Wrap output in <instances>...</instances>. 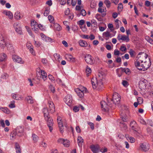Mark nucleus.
Instances as JSON below:
<instances>
[{
    "instance_id": "nucleus-29",
    "label": "nucleus",
    "mask_w": 153,
    "mask_h": 153,
    "mask_svg": "<svg viewBox=\"0 0 153 153\" xmlns=\"http://www.w3.org/2000/svg\"><path fill=\"white\" fill-rule=\"evenodd\" d=\"M0 110H1L3 112L7 114H9L10 112V110L7 107H0Z\"/></svg>"
},
{
    "instance_id": "nucleus-43",
    "label": "nucleus",
    "mask_w": 153,
    "mask_h": 153,
    "mask_svg": "<svg viewBox=\"0 0 153 153\" xmlns=\"http://www.w3.org/2000/svg\"><path fill=\"white\" fill-rule=\"evenodd\" d=\"M123 114V112L122 113H121V118L123 121V122H127V117L126 116H125L124 117L122 115Z\"/></svg>"
},
{
    "instance_id": "nucleus-25",
    "label": "nucleus",
    "mask_w": 153,
    "mask_h": 153,
    "mask_svg": "<svg viewBox=\"0 0 153 153\" xmlns=\"http://www.w3.org/2000/svg\"><path fill=\"white\" fill-rule=\"evenodd\" d=\"M16 131L17 132V136L18 137H20L23 135L24 130L23 128L21 127L18 128Z\"/></svg>"
},
{
    "instance_id": "nucleus-20",
    "label": "nucleus",
    "mask_w": 153,
    "mask_h": 153,
    "mask_svg": "<svg viewBox=\"0 0 153 153\" xmlns=\"http://www.w3.org/2000/svg\"><path fill=\"white\" fill-rule=\"evenodd\" d=\"M10 139L11 140H15L18 136L17 132L15 130L13 131L10 134Z\"/></svg>"
},
{
    "instance_id": "nucleus-26",
    "label": "nucleus",
    "mask_w": 153,
    "mask_h": 153,
    "mask_svg": "<svg viewBox=\"0 0 153 153\" xmlns=\"http://www.w3.org/2000/svg\"><path fill=\"white\" fill-rule=\"evenodd\" d=\"M39 72H40L41 77H42V79L44 81L45 80L47 77L46 73L44 71L42 70H40Z\"/></svg>"
},
{
    "instance_id": "nucleus-61",
    "label": "nucleus",
    "mask_w": 153,
    "mask_h": 153,
    "mask_svg": "<svg viewBox=\"0 0 153 153\" xmlns=\"http://www.w3.org/2000/svg\"><path fill=\"white\" fill-rule=\"evenodd\" d=\"M36 77L38 79L40 80L41 78V76L39 71L38 73H36Z\"/></svg>"
},
{
    "instance_id": "nucleus-9",
    "label": "nucleus",
    "mask_w": 153,
    "mask_h": 153,
    "mask_svg": "<svg viewBox=\"0 0 153 153\" xmlns=\"http://www.w3.org/2000/svg\"><path fill=\"white\" fill-rule=\"evenodd\" d=\"M45 119L47 121V125L49 128V131L50 132H51L53 129V120L50 117L47 118H45Z\"/></svg>"
},
{
    "instance_id": "nucleus-12",
    "label": "nucleus",
    "mask_w": 153,
    "mask_h": 153,
    "mask_svg": "<svg viewBox=\"0 0 153 153\" xmlns=\"http://www.w3.org/2000/svg\"><path fill=\"white\" fill-rule=\"evenodd\" d=\"M64 100L66 103L70 106L72 102V97L70 95H67L64 98Z\"/></svg>"
},
{
    "instance_id": "nucleus-3",
    "label": "nucleus",
    "mask_w": 153,
    "mask_h": 153,
    "mask_svg": "<svg viewBox=\"0 0 153 153\" xmlns=\"http://www.w3.org/2000/svg\"><path fill=\"white\" fill-rule=\"evenodd\" d=\"M130 127L131 129L133 131L134 133L140 134V128L135 121H133L131 122Z\"/></svg>"
},
{
    "instance_id": "nucleus-19",
    "label": "nucleus",
    "mask_w": 153,
    "mask_h": 153,
    "mask_svg": "<svg viewBox=\"0 0 153 153\" xmlns=\"http://www.w3.org/2000/svg\"><path fill=\"white\" fill-rule=\"evenodd\" d=\"M75 91L77 95L80 98H82L84 96V94L80 89L77 88L75 89Z\"/></svg>"
},
{
    "instance_id": "nucleus-18",
    "label": "nucleus",
    "mask_w": 153,
    "mask_h": 153,
    "mask_svg": "<svg viewBox=\"0 0 153 153\" xmlns=\"http://www.w3.org/2000/svg\"><path fill=\"white\" fill-rule=\"evenodd\" d=\"M48 103L49 105V109L51 113H54L55 110V107L53 102L52 101H49Z\"/></svg>"
},
{
    "instance_id": "nucleus-34",
    "label": "nucleus",
    "mask_w": 153,
    "mask_h": 153,
    "mask_svg": "<svg viewBox=\"0 0 153 153\" xmlns=\"http://www.w3.org/2000/svg\"><path fill=\"white\" fill-rule=\"evenodd\" d=\"M33 140L35 143H36L38 141L39 137L38 136L34 134H33L32 135Z\"/></svg>"
},
{
    "instance_id": "nucleus-46",
    "label": "nucleus",
    "mask_w": 153,
    "mask_h": 153,
    "mask_svg": "<svg viewBox=\"0 0 153 153\" xmlns=\"http://www.w3.org/2000/svg\"><path fill=\"white\" fill-rule=\"evenodd\" d=\"M71 1V4L73 6H74L76 4V1H67V4H69Z\"/></svg>"
},
{
    "instance_id": "nucleus-35",
    "label": "nucleus",
    "mask_w": 153,
    "mask_h": 153,
    "mask_svg": "<svg viewBox=\"0 0 153 153\" xmlns=\"http://www.w3.org/2000/svg\"><path fill=\"white\" fill-rule=\"evenodd\" d=\"M7 56L4 53L0 54V61L2 62L4 61L5 59Z\"/></svg>"
},
{
    "instance_id": "nucleus-38",
    "label": "nucleus",
    "mask_w": 153,
    "mask_h": 153,
    "mask_svg": "<svg viewBox=\"0 0 153 153\" xmlns=\"http://www.w3.org/2000/svg\"><path fill=\"white\" fill-rule=\"evenodd\" d=\"M95 17L99 21H102L103 20V19L101 17L100 14L97 13L96 14Z\"/></svg>"
},
{
    "instance_id": "nucleus-23",
    "label": "nucleus",
    "mask_w": 153,
    "mask_h": 153,
    "mask_svg": "<svg viewBox=\"0 0 153 153\" xmlns=\"http://www.w3.org/2000/svg\"><path fill=\"white\" fill-rule=\"evenodd\" d=\"M25 99L28 103L32 104L34 103V100L31 96H27V97H25Z\"/></svg>"
},
{
    "instance_id": "nucleus-53",
    "label": "nucleus",
    "mask_w": 153,
    "mask_h": 153,
    "mask_svg": "<svg viewBox=\"0 0 153 153\" xmlns=\"http://www.w3.org/2000/svg\"><path fill=\"white\" fill-rule=\"evenodd\" d=\"M83 8L82 5H76V9L77 10L80 11Z\"/></svg>"
},
{
    "instance_id": "nucleus-28",
    "label": "nucleus",
    "mask_w": 153,
    "mask_h": 153,
    "mask_svg": "<svg viewBox=\"0 0 153 153\" xmlns=\"http://www.w3.org/2000/svg\"><path fill=\"white\" fill-rule=\"evenodd\" d=\"M54 30L59 31L62 29V27L57 23H54L53 25Z\"/></svg>"
},
{
    "instance_id": "nucleus-32",
    "label": "nucleus",
    "mask_w": 153,
    "mask_h": 153,
    "mask_svg": "<svg viewBox=\"0 0 153 153\" xmlns=\"http://www.w3.org/2000/svg\"><path fill=\"white\" fill-rule=\"evenodd\" d=\"M7 49L10 51H12L13 50V47L11 44L8 42L6 45Z\"/></svg>"
},
{
    "instance_id": "nucleus-33",
    "label": "nucleus",
    "mask_w": 153,
    "mask_h": 153,
    "mask_svg": "<svg viewBox=\"0 0 153 153\" xmlns=\"http://www.w3.org/2000/svg\"><path fill=\"white\" fill-rule=\"evenodd\" d=\"M14 17L15 19L17 20L20 19L22 18L21 16L20 13L18 12L15 13Z\"/></svg>"
},
{
    "instance_id": "nucleus-1",
    "label": "nucleus",
    "mask_w": 153,
    "mask_h": 153,
    "mask_svg": "<svg viewBox=\"0 0 153 153\" xmlns=\"http://www.w3.org/2000/svg\"><path fill=\"white\" fill-rule=\"evenodd\" d=\"M151 64L150 59H149L147 61L145 60L142 63H140L139 62H135V66L140 70H147L150 66Z\"/></svg>"
},
{
    "instance_id": "nucleus-40",
    "label": "nucleus",
    "mask_w": 153,
    "mask_h": 153,
    "mask_svg": "<svg viewBox=\"0 0 153 153\" xmlns=\"http://www.w3.org/2000/svg\"><path fill=\"white\" fill-rule=\"evenodd\" d=\"M120 68L121 69L122 71V72H125L126 74H127L128 73L130 72V69L128 68Z\"/></svg>"
},
{
    "instance_id": "nucleus-45",
    "label": "nucleus",
    "mask_w": 153,
    "mask_h": 153,
    "mask_svg": "<svg viewBox=\"0 0 153 153\" xmlns=\"http://www.w3.org/2000/svg\"><path fill=\"white\" fill-rule=\"evenodd\" d=\"M12 98L15 100H19V98H20L19 96H18V95H16L15 94H12Z\"/></svg>"
},
{
    "instance_id": "nucleus-64",
    "label": "nucleus",
    "mask_w": 153,
    "mask_h": 153,
    "mask_svg": "<svg viewBox=\"0 0 153 153\" xmlns=\"http://www.w3.org/2000/svg\"><path fill=\"white\" fill-rule=\"evenodd\" d=\"M27 47L29 49H30V48L33 47L32 45L29 42H27L26 45Z\"/></svg>"
},
{
    "instance_id": "nucleus-31",
    "label": "nucleus",
    "mask_w": 153,
    "mask_h": 153,
    "mask_svg": "<svg viewBox=\"0 0 153 153\" xmlns=\"http://www.w3.org/2000/svg\"><path fill=\"white\" fill-rule=\"evenodd\" d=\"M84 140L81 136H78L77 138V142L78 145L79 146H82V143L83 142Z\"/></svg>"
},
{
    "instance_id": "nucleus-54",
    "label": "nucleus",
    "mask_w": 153,
    "mask_h": 153,
    "mask_svg": "<svg viewBox=\"0 0 153 153\" xmlns=\"http://www.w3.org/2000/svg\"><path fill=\"white\" fill-rule=\"evenodd\" d=\"M25 28L27 30V31L28 32V33L30 35H32V32L30 30V28L28 26H26Z\"/></svg>"
},
{
    "instance_id": "nucleus-22",
    "label": "nucleus",
    "mask_w": 153,
    "mask_h": 153,
    "mask_svg": "<svg viewBox=\"0 0 153 153\" xmlns=\"http://www.w3.org/2000/svg\"><path fill=\"white\" fill-rule=\"evenodd\" d=\"M42 112L43 113L45 118H47L49 117V112L47 108H45L42 109Z\"/></svg>"
},
{
    "instance_id": "nucleus-44",
    "label": "nucleus",
    "mask_w": 153,
    "mask_h": 153,
    "mask_svg": "<svg viewBox=\"0 0 153 153\" xmlns=\"http://www.w3.org/2000/svg\"><path fill=\"white\" fill-rule=\"evenodd\" d=\"M16 32L19 34L22 35V30L21 27L15 29Z\"/></svg>"
},
{
    "instance_id": "nucleus-7",
    "label": "nucleus",
    "mask_w": 153,
    "mask_h": 153,
    "mask_svg": "<svg viewBox=\"0 0 153 153\" xmlns=\"http://www.w3.org/2000/svg\"><path fill=\"white\" fill-rule=\"evenodd\" d=\"M85 60L87 64L90 65H92L95 62L94 58L90 54H87L85 56Z\"/></svg>"
},
{
    "instance_id": "nucleus-55",
    "label": "nucleus",
    "mask_w": 153,
    "mask_h": 153,
    "mask_svg": "<svg viewBox=\"0 0 153 153\" xmlns=\"http://www.w3.org/2000/svg\"><path fill=\"white\" fill-rule=\"evenodd\" d=\"M88 124L89 125L91 129L92 130H94V125L93 123L88 122Z\"/></svg>"
},
{
    "instance_id": "nucleus-37",
    "label": "nucleus",
    "mask_w": 153,
    "mask_h": 153,
    "mask_svg": "<svg viewBox=\"0 0 153 153\" xmlns=\"http://www.w3.org/2000/svg\"><path fill=\"white\" fill-rule=\"evenodd\" d=\"M50 8L49 7L46 8V9L45 10L44 13V15L45 16H47L50 13Z\"/></svg>"
},
{
    "instance_id": "nucleus-4",
    "label": "nucleus",
    "mask_w": 153,
    "mask_h": 153,
    "mask_svg": "<svg viewBox=\"0 0 153 153\" xmlns=\"http://www.w3.org/2000/svg\"><path fill=\"white\" fill-rule=\"evenodd\" d=\"M108 98H107V101L108 102V104L104 101H102L100 102V104L101 107L102 108V110L104 111H108L109 110V107H111L112 105L110 104V103L107 100Z\"/></svg>"
},
{
    "instance_id": "nucleus-11",
    "label": "nucleus",
    "mask_w": 153,
    "mask_h": 153,
    "mask_svg": "<svg viewBox=\"0 0 153 153\" xmlns=\"http://www.w3.org/2000/svg\"><path fill=\"white\" fill-rule=\"evenodd\" d=\"M117 38L119 41L122 40L126 42H129L130 40L128 36L122 35L120 34H119L118 35Z\"/></svg>"
},
{
    "instance_id": "nucleus-14",
    "label": "nucleus",
    "mask_w": 153,
    "mask_h": 153,
    "mask_svg": "<svg viewBox=\"0 0 153 153\" xmlns=\"http://www.w3.org/2000/svg\"><path fill=\"white\" fill-rule=\"evenodd\" d=\"M12 58L14 62L18 63L23 64L24 62V61L22 60V58L18 56L13 55L12 56Z\"/></svg>"
},
{
    "instance_id": "nucleus-16",
    "label": "nucleus",
    "mask_w": 153,
    "mask_h": 153,
    "mask_svg": "<svg viewBox=\"0 0 153 153\" xmlns=\"http://www.w3.org/2000/svg\"><path fill=\"white\" fill-rule=\"evenodd\" d=\"M65 57L67 60L71 62H74L76 61V59L70 54H66Z\"/></svg>"
},
{
    "instance_id": "nucleus-42",
    "label": "nucleus",
    "mask_w": 153,
    "mask_h": 153,
    "mask_svg": "<svg viewBox=\"0 0 153 153\" xmlns=\"http://www.w3.org/2000/svg\"><path fill=\"white\" fill-rule=\"evenodd\" d=\"M15 101L12 100L10 102V104L9 105V106L10 108H13L15 107Z\"/></svg>"
},
{
    "instance_id": "nucleus-60",
    "label": "nucleus",
    "mask_w": 153,
    "mask_h": 153,
    "mask_svg": "<svg viewBox=\"0 0 153 153\" xmlns=\"http://www.w3.org/2000/svg\"><path fill=\"white\" fill-rule=\"evenodd\" d=\"M49 88L53 93H54L55 91V89L54 88L53 86L52 85H51L49 86Z\"/></svg>"
},
{
    "instance_id": "nucleus-27",
    "label": "nucleus",
    "mask_w": 153,
    "mask_h": 153,
    "mask_svg": "<svg viewBox=\"0 0 153 153\" xmlns=\"http://www.w3.org/2000/svg\"><path fill=\"white\" fill-rule=\"evenodd\" d=\"M79 44L80 46L82 47H86L87 46L88 44L85 41L80 40L79 41Z\"/></svg>"
},
{
    "instance_id": "nucleus-15",
    "label": "nucleus",
    "mask_w": 153,
    "mask_h": 153,
    "mask_svg": "<svg viewBox=\"0 0 153 153\" xmlns=\"http://www.w3.org/2000/svg\"><path fill=\"white\" fill-rule=\"evenodd\" d=\"M90 149L93 153H97L100 149V146L97 144L96 145H92L90 146Z\"/></svg>"
},
{
    "instance_id": "nucleus-59",
    "label": "nucleus",
    "mask_w": 153,
    "mask_h": 153,
    "mask_svg": "<svg viewBox=\"0 0 153 153\" xmlns=\"http://www.w3.org/2000/svg\"><path fill=\"white\" fill-rule=\"evenodd\" d=\"M108 149L106 147H104L102 148L100 150V151L102 153H104L107 151Z\"/></svg>"
},
{
    "instance_id": "nucleus-57",
    "label": "nucleus",
    "mask_w": 153,
    "mask_h": 153,
    "mask_svg": "<svg viewBox=\"0 0 153 153\" xmlns=\"http://www.w3.org/2000/svg\"><path fill=\"white\" fill-rule=\"evenodd\" d=\"M122 84V85L126 87H127L128 85V82L126 80H123Z\"/></svg>"
},
{
    "instance_id": "nucleus-62",
    "label": "nucleus",
    "mask_w": 153,
    "mask_h": 153,
    "mask_svg": "<svg viewBox=\"0 0 153 153\" xmlns=\"http://www.w3.org/2000/svg\"><path fill=\"white\" fill-rule=\"evenodd\" d=\"M91 68H88V66H87L86 67V72L88 74H89L91 73Z\"/></svg>"
},
{
    "instance_id": "nucleus-6",
    "label": "nucleus",
    "mask_w": 153,
    "mask_h": 153,
    "mask_svg": "<svg viewBox=\"0 0 153 153\" xmlns=\"http://www.w3.org/2000/svg\"><path fill=\"white\" fill-rule=\"evenodd\" d=\"M7 41V37L5 35H2L0 38V47L3 49H4L6 47Z\"/></svg>"
},
{
    "instance_id": "nucleus-2",
    "label": "nucleus",
    "mask_w": 153,
    "mask_h": 153,
    "mask_svg": "<svg viewBox=\"0 0 153 153\" xmlns=\"http://www.w3.org/2000/svg\"><path fill=\"white\" fill-rule=\"evenodd\" d=\"M102 79H101L97 80L96 78H93L91 80V84L94 89L97 88L99 90H101L103 87Z\"/></svg>"
},
{
    "instance_id": "nucleus-52",
    "label": "nucleus",
    "mask_w": 153,
    "mask_h": 153,
    "mask_svg": "<svg viewBox=\"0 0 153 153\" xmlns=\"http://www.w3.org/2000/svg\"><path fill=\"white\" fill-rule=\"evenodd\" d=\"M91 23L92 24H93L94 25V27H97V23L96 21L94 19H92L91 21Z\"/></svg>"
},
{
    "instance_id": "nucleus-47",
    "label": "nucleus",
    "mask_w": 153,
    "mask_h": 153,
    "mask_svg": "<svg viewBox=\"0 0 153 153\" xmlns=\"http://www.w3.org/2000/svg\"><path fill=\"white\" fill-rule=\"evenodd\" d=\"M104 3L106 4L107 7L109 8L110 7L111 2L110 1H105Z\"/></svg>"
},
{
    "instance_id": "nucleus-30",
    "label": "nucleus",
    "mask_w": 153,
    "mask_h": 153,
    "mask_svg": "<svg viewBox=\"0 0 153 153\" xmlns=\"http://www.w3.org/2000/svg\"><path fill=\"white\" fill-rule=\"evenodd\" d=\"M15 148L16 151V153H21V151L20 148V146L17 143H16L15 144Z\"/></svg>"
},
{
    "instance_id": "nucleus-49",
    "label": "nucleus",
    "mask_w": 153,
    "mask_h": 153,
    "mask_svg": "<svg viewBox=\"0 0 153 153\" xmlns=\"http://www.w3.org/2000/svg\"><path fill=\"white\" fill-rule=\"evenodd\" d=\"M48 20L51 23H52L53 22L54 19L53 16H52L51 15H50L48 16Z\"/></svg>"
},
{
    "instance_id": "nucleus-13",
    "label": "nucleus",
    "mask_w": 153,
    "mask_h": 153,
    "mask_svg": "<svg viewBox=\"0 0 153 153\" xmlns=\"http://www.w3.org/2000/svg\"><path fill=\"white\" fill-rule=\"evenodd\" d=\"M57 121L58 124V126L59 128V130L61 133L63 132V124L62 121V120L61 118L60 117H58Z\"/></svg>"
},
{
    "instance_id": "nucleus-36",
    "label": "nucleus",
    "mask_w": 153,
    "mask_h": 153,
    "mask_svg": "<svg viewBox=\"0 0 153 153\" xmlns=\"http://www.w3.org/2000/svg\"><path fill=\"white\" fill-rule=\"evenodd\" d=\"M103 36L104 37L108 38L109 37H111L112 36H111V34L108 31H106L104 32L103 33Z\"/></svg>"
},
{
    "instance_id": "nucleus-21",
    "label": "nucleus",
    "mask_w": 153,
    "mask_h": 153,
    "mask_svg": "<svg viewBox=\"0 0 153 153\" xmlns=\"http://www.w3.org/2000/svg\"><path fill=\"white\" fill-rule=\"evenodd\" d=\"M140 146L143 150L145 152L147 151L149 149V146L148 144L143 143Z\"/></svg>"
},
{
    "instance_id": "nucleus-51",
    "label": "nucleus",
    "mask_w": 153,
    "mask_h": 153,
    "mask_svg": "<svg viewBox=\"0 0 153 153\" xmlns=\"http://www.w3.org/2000/svg\"><path fill=\"white\" fill-rule=\"evenodd\" d=\"M123 8V5L122 3H120L118 6V10L119 11H121Z\"/></svg>"
},
{
    "instance_id": "nucleus-8",
    "label": "nucleus",
    "mask_w": 153,
    "mask_h": 153,
    "mask_svg": "<svg viewBox=\"0 0 153 153\" xmlns=\"http://www.w3.org/2000/svg\"><path fill=\"white\" fill-rule=\"evenodd\" d=\"M120 97L117 93H114L112 97V99L111 100L115 105L118 104L120 102Z\"/></svg>"
},
{
    "instance_id": "nucleus-58",
    "label": "nucleus",
    "mask_w": 153,
    "mask_h": 153,
    "mask_svg": "<svg viewBox=\"0 0 153 153\" xmlns=\"http://www.w3.org/2000/svg\"><path fill=\"white\" fill-rule=\"evenodd\" d=\"M80 14L82 15L83 16H86V11L85 10L82 9L80 11Z\"/></svg>"
},
{
    "instance_id": "nucleus-63",
    "label": "nucleus",
    "mask_w": 153,
    "mask_h": 153,
    "mask_svg": "<svg viewBox=\"0 0 153 153\" xmlns=\"http://www.w3.org/2000/svg\"><path fill=\"white\" fill-rule=\"evenodd\" d=\"M140 122L143 125H146V123L145 120L142 119H140L139 120Z\"/></svg>"
},
{
    "instance_id": "nucleus-48",
    "label": "nucleus",
    "mask_w": 153,
    "mask_h": 153,
    "mask_svg": "<svg viewBox=\"0 0 153 153\" xmlns=\"http://www.w3.org/2000/svg\"><path fill=\"white\" fill-rule=\"evenodd\" d=\"M129 53L131 57H133L134 56V51L132 49H130L129 51Z\"/></svg>"
},
{
    "instance_id": "nucleus-56",
    "label": "nucleus",
    "mask_w": 153,
    "mask_h": 153,
    "mask_svg": "<svg viewBox=\"0 0 153 153\" xmlns=\"http://www.w3.org/2000/svg\"><path fill=\"white\" fill-rule=\"evenodd\" d=\"M15 29L20 27V25L19 24L18 22L15 23L13 25Z\"/></svg>"
},
{
    "instance_id": "nucleus-41",
    "label": "nucleus",
    "mask_w": 153,
    "mask_h": 153,
    "mask_svg": "<svg viewBox=\"0 0 153 153\" xmlns=\"http://www.w3.org/2000/svg\"><path fill=\"white\" fill-rule=\"evenodd\" d=\"M146 39L151 44H153V40L149 36H146Z\"/></svg>"
},
{
    "instance_id": "nucleus-50",
    "label": "nucleus",
    "mask_w": 153,
    "mask_h": 153,
    "mask_svg": "<svg viewBox=\"0 0 153 153\" xmlns=\"http://www.w3.org/2000/svg\"><path fill=\"white\" fill-rule=\"evenodd\" d=\"M30 24H31V26L32 27L33 26V27H35V26H37V25L38 24L37 23V22L34 20L31 21V22Z\"/></svg>"
},
{
    "instance_id": "nucleus-17",
    "label": "nucleus",
    "mask_w": 153,
    "mask_h": 153,
    "mask_svg": "<svg viewBox=\"0 0 153 153\" xmlns=\"http://www.w3.org/2000/svg\"><path fill=\"white\" fill-rule=\"evenodd\" d=\"M40 36L42 39L44 41L47 42H52L53 41V39L51 38L45 36L43 33H40Z\"/></svg>"
},
{
    "instance_id": "nucleus-39",
    "label": "nucleus",
    "mask_w": 153,
    "mask_h": 153,
    "mask_svg": "<svg viewBox=\"0 0 153 153\" xmlns=\"http://www.w3.org/2000/svg\"><path fill=\"white\" fill-rule=\"evenodd\" d=\"M63 145L65 147H69L70 146V142L69 140L67 139L65 140L64 141Z\"/></svg>"
},
{
    "instance_id": "nucleus-5",
    "label": "nucleus",
    "mask_w": 153,
    "mask_h": 153,
    "mask_svg": "<svg viewBox=\"0 0 153 153\" xmlns=\"http://www.w3.org/2000/svg\"><path fill=\"white\" fill-rule=\"evenodd\" d=\"M148 55L146 53L144 52H140L139 53L137 57L138 59L137 60L138 61L136 62H139L140 63H142L143 62L145 61V60L147 59Z\"/></svg>"
},
{
    "instance_id": "nucleus-10",
    "label": "nucleus",
    "mask_w": 153,
    "mask_h": 153,
    "mask_svg": "<svg viewBox=\"0 0 153 153\" xmlns=\"http://www.w3.org/2000/svg\"><path fill=\"white\" fill-rule=\"evenodd\" d=\"M147 81L146 79H144L143 80H141L139 83V86L141 90H146L147 89Z\"/></svg>"
},
{
    "instance_id": "nucleus-24",
    "label": "nucleus",
    "mask_w": 153,
    "mask_h": 153,
    "mask_svg": "<svg viewBox=\"0 0 153 153\" xmlns=\"http://www.w3.org/2000/svg\"><path fill=\"white\" fill-rule=\"evenodd\" d=\"M3 13L6 16H8V17L10 19H12L13 18V14L9 11L4 10Z\"/></svg>"
}]
</instances>
